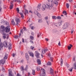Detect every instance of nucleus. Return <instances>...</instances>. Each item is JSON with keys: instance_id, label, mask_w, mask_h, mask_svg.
Returning a JSON list of instances; mask_svg holds the SVG:
<instances>
[{"instance_id": "34", "label": "nucleus", "mask_w": 76, "mask_h": 76, "mask_svg": "<svg viewBox=\"0 0 76 76\" xmlns=\"http://www.w3.org/2000/svg\"><path fill=\"white\" fill-rule=\"evenodd\" d=\"M34 13L35 14V15H37L38 14V12L37 11H35L34 12Z\"/></svg>"}, {"instance_id": "35", "label": "nucleus", "mask_w": 76, "mask_h": 76, "mask_svg": "<svg viewBox=\"0 0 76 76\" xmlns=\"http://www.w3.org/2000/svg\"><path fill=\"white\" fill-rule=\"evenodd\" d=\"M30 39L31 40H33V39H34V37L32 36H31L30 37Z\"/></svg>"}, {"instance_id": "7", "label": "nucleus", "mask_w": 76, "mask_h": 76, "mask_svg": "<svg viewBox=\"0 0 76 76\" xmlns=\"http://www.w3.org/2000/svg\"><path fill=\"white\" fill-rule=\"evenodd\" d=\"M13 1H12L10 3V10L12 9H13Z\"/></svg>"}, {"instance_id": "3", "label": "nucleus", "mask_w": 76, "mask_h": 76, "mask_svg": "<svg viewBox=\"0 0 76 76\" xmlns=\"http://www.w3.org/2000/svg\"><path fill=\"white\" fill-rule=\"evenodd\" d=\"M5 47L7 48L8 47L9 50H10L12 48V44L10 43H9V45H7V43L6 42H5Z\"/></svg>"}, {"instance_id": "33", "label": "nucleus", "mask_w": 76, "mask_h": 76, "mask_svg": "<svg viewBox=\"0 0 76 76\" xmlns=\"http://www.w3.org/2000/svg\"><path fill=\"white\" fill-rule=\"evenodd\" d=\"M54 58L53 57H50V60L52 62H53V60Z\"/></svg>"}, {"instance_id": "36", "label": "nucleus", "mask_w": 76, "mask_h": 76, "mask_svg": "<svg viewBox=\"0 0 76 76\" xmlns=\"http://www.w3.org/2000/svg\"><path fill=\"white\" fill-rule=\"evenodd\" d=\"M4 35L3 36V37L4 39H6V34H5V35Z\"/></svg>"}, {"instance_id": "52", "label": "nucleus", "mask_w": 76, "mask_h": 76, "mask_svg": "<svg viewBox=\"0 0 76 76\" xmlns=\"http://www.w3.org/2000/svg\"><path fill=\"white\" fill-rule=\"evenodd\" d=\"M73 31H74V30H73V29H72L71 30V33L73 34Z\"/></svg>"}, {"instance_id": "57", "label": "nucleus", "mask_w": 76, "mask_h": 76, "mask_svg": "<svg viewBox=\"0 0 76 76\" xmlns=\"http://www.w3.org/2000/svg\"><path fill=\"white\" fill-rule=\"evenodd\" d=\"M23 60H21L20 63H23Z\"/></svg>"}, {"instance_id": "14", "label": "nucleus", "mask_w": 76, "mask_h": 76, "mask_svg": "<svg viewBox=\"0 0 76 76\" xmlns=\"http://www.w3.org/2000/svg\"><path fill=\"white\" fill-rule=\"evenodd\" d=\"M8 57V55L7 53H5V54L4 57V59H7Z\"/></svg>"}, {"instance_id": "16", "label": "nucleus", "mask_w": 76, "mask_h": 76, "mask_svg": "<svg viewBox=\"0 0 76 76\" xmlns=\"http://www.w3.org/2000/svg\"><path fill=\"white\" fill-rule=\"evenodd\" d=\"M61 23L60 22L55 24V25L56 26H60L61 25Z\"/></svg>"}, {"instance_id": "21", "label": "nucleus", "mask_w": 76, "mask_h": 76, "mask_svg": "<svg viewBox=\"0 0 76 76\" xmlns=\"http://www.w3.org/2000/svg\"><path fill=\"white\" fill-rule=\"evenodd\" d=\"M11 24L12 25H15V23L14 22V20H12L11 21Z\"/></svg>"}, {"instance_id": "56", "label": "nucleus", "mask_w": 76, "mask_h": 76, "mask_svg": "<svg viewBox=\"0 0 76 76\" xmlns=\"http://www.w3.org/2000/svg\"><path fill=\"white\" fill-rule=\"evenodd\" d=\"M48 17H46L45 18V20H48Z\"/></svg>"}, {"instance_id": "46", "label": "nucleus", "mask_w": 76, "mask_h": 76, "mask_svg": "<svg viewBox=\"0 0 76 76\" xmlns=\"http://www.w3.org/2000/svg\"><path fill=\"white\" fill-rule=\"evenodd\" d=\"M6 24L7 25H9V23H8V22L7 21H6Z\"/></svg>"}, {"instance_id": "29", "label": "nucleus", "mask_w": 76, "mask_h": 76, "mask_svg": "<svg viewBox=\"0 0 76 76\" xmlns=\"http://www.w3.org/2000/svg\"><path fill=\"white\" fill-rule=\"evenodd\" d=\"M63 14H64V15H67V12H66V11H63Z\"/></svg>"}, {"instance_id": "22", "label": "nucleus", "mask_w": 76, "mask_h": 76, "mask_svg": "<svg viewBox=\"0 0 76 76\" xmlns=\"http://www.w3.org/2000/svg\"><path fill=\"white\" fill-rule=\"evenodd\" d=\"M45 72H43L42 74H40V76H45Z\"/></svg>"}, {"instance_id": "53", "label": "nucleus", "mask_w": 76, "mask_h": 76, "mask_svg": "<svg viewBox=\"0 0 76 76\" xmlns=\"http://www.w3.org/2000/svg\"><path fill=\"white\" fill-rule=\"evenodd\" d=\"M15 56H16V54L13 53L12 54V56H13V57H15Z\"/></svg>"}, {"instance_id": "10", "label": "nucleus", "mask_w": 76, "mask_h": 76, "mask_svg": "<svg viewBox=\"0 0 76 76\" xmlns=\"http://www.w3.org/2000/svg\"><path fill=\"white\" fill-rule=\"evenodd\" d=\"M37 61L39 65H40V64H41V60H40V59H37Z\"/></svg>"}, {"instance_id": "18", "label": "nucleus", "mask_w": 76, "mask_h": 76, "mask_svg": "<svg viewBox=\"0 0 76 76\" xmlns=\"http://www.w3.org/2000/svg\"><path fill=\"white\" fill-rule=\"evenodd\" d=\"M50 73L52 74V75H53V69L52 68H50Z\"/></svg>"}, {"instance_id": "62", "label": "nucleus", "mask_w": 76, "mask_h": 76, "mask_svg": "<svg viewBox=\"0 0 76 76\" xmlns=\"http://www.w3.org/2000/svg\"><path fill=\"white\" fill-rule=\"evenodd\" d=\"M70 56H71V55H69L68 56V58H70Z\"/></svg>"}, {"instance_id": "26", "label": "nucleus", "mask_w": 76, "mask_h": 76, "mask_svg": "<svg viewBox=\"0 0 76 76\" xmlns=\"http://www.w3.org/2000/svg\"><path fill=\"white\" fill-rule=\"evenodd\" d=\"M20 14L21 15V16L22 18H24V16H23V13H21V12H20Z\"/></svg>"}, {"instance_id": "40", "label": "nucleus", "mask_w": 76, "mask_h": 76, "mask_svg": "<svg viewBox=\"0 0 76 76\" xmlns=\"http://www.w3.org/2000/svg\"><path fill=\"white\" fill-rule=\"evenodd\" d=\"M74 67L75 69H76V63L74 64Z\"/></svg>"}, {"instance_id": "48", "label": "nucleus", "mask_w": 76, "mask_h": 76, "mask_svg": "<svg viewBox=\"0 0 76 76\" xmlns=\"http://www.w3.org/2000/svg\"><path fill=\"white\" fill-rule=\"evenodd\" d=\"M48 2H51L52 3L53 2V0H48Z\"/></svg>"}, {"instance_id": "1", "label": "nucleus", "mask_w": 76, "mask_h": 76, "mask_svg": "<svg viewBox=\"0 0 76 76\" xmlns=\"http://www.w3.org/2000/svg\"><path fill=\"white\" fill-rule=\"evenodd\" d=\"M53 6H54L53 3H52L51 4H50L49 3H47L46 5L45 4L43 5L42 8V10L43 11H44L46 8L49 9L50 10H51L53 8Z\"/></svg>"}, {"instance_id": "42", "label": "nucleus", "mask_w": 76, "mask_h": 76, "mask_svg": "<svg viewBox=\"0 0 76 76\" xmlns=\"http://www.w3.org/2000/svg\"><path fill=\"white\" fill-rule=\"evenodd\" d=\"M66 7L67 9L69 7V4H66Z\"/></svg>"}, {"instance_id": "28", "label": "nucleus", "mask_w": 76, "mask_h": 76, "mask_svg": "<svg viewBox=\"0 0 76 76\" xmlns=\"http://www.w3.org/2000/svg\"><path fill=\"white\" fill-rule=\"evenodd\" d=\"M37 15L38 18H41V14H40L38 13Z\"/></svg>"}, {"instance_id": "50", "label": "nucleus", "mask_w": 76, "mask_h": 76, "mask_svg": "<svg viewBox=\"0 0 76 76\" xmlns=\"http://www.w3.org/2000/svg\"><path fill=\"white\" fill-rule=\"evenodd\" d=\"M42 21V20L41 19H40L38 21V22H41Z\"/></svg>"}, {"instance_id": "64", "label": "nucleus", "mask_w": 76, "mask_h": 76, "mask_svg": "<svg viewBox=\"0 0 76 76\" xmlns=\"http://www.w3.org/2000/svg\"><path fill=\"white\" fill-rule=\"evenodd\" d=\"M24 41H25V40H24V39H22V42H23L24 43Z\"/></svg>"}, {"instance_id": "17", "label": "nucleus", "mask_w": 76, "mask_h": 76, "mask_svg": "<svg viewBox=\"0 0 76 76\" xmlns=\"http://www.w3.org/2000/svg\"><path fill=\"white\" fill-rule=\"evenodd\" d=\"M4 30H0L1 33L3 35H6V34L4 33Z\"/></svg>"}, {"instance_id": "19", "label": "nucleus", "mask_w": 76, "mask_h": 76, "mask_svg": "<svg viewBox=\"0 0 76 76\" xmlns=\"http://www.w3.org/2000/svg\"><path fill=\"white\" fill-rule=\"evenodd\" d=\"M40 8H41V4H39L37 6V10H39Z\"/></svg>"}, {"instance_id": "9", "label": "nucleus", "mask_w": 76, "mask_h": 76, "mask_svg": "<svg viewBox=\"0 0 76 76\" xmlns=\"http://www.w3.org/2000/svg\"><path fill=\"white\" fill-rule=\"evenodd\" d=\"M47 50H48L47 49H43L42 51V54H45L46 52H47Z\"/></svg>"}, {"instance_id": "39", "label": "nucleus", "mask_w": 76, "mask_h": 76, "mask_svg": "<svg viewBox=\"0 0 76 76\" xmlns=\"http://www.w3.org/2000/svg\"><path fill=\"white\" fill-rule=\"evenodd\" d=\"M16 10L18 13H19V8H17Z\"/></svg>"}, {"instance_id": "15", "label": "nucleus", "mask_w": 76, "mask_h": 76, "mask_svg": "<svg viewBox=\"0 0 76 76\" xmlns=\"http://www.w3.org/2000/svg\"><path fill=\"white\" fill-rule=\"evenodd\" d=\"M24 10L25 11L24 14H25V15H26V13H28V10H26L25 8H24Z\"/></svg>"}, {"instance_id": "60", "label": "nucleus", "mask_w": 76, "mask_h": 76, "mask_svg": "<svg viewBox=\"0 0 76 76\" xmlns=\"http://www.w3.org/2000/svg\"><path fill=\"white\" fill-rule=\"evenodd\" d=\"M69 45L70 46V47H71V48H72V47H73V45H72L71 44Z\"/></svg>"}, {"instance_id": "20", "label": "nucleus", "mask_w": 76, "mask_h": 76, "mask_svg": "<svg viewBox=\"0 0 76 76\" xmlns=\"http://www.w3.org/2000/svg\"><path fill=\"white\" fill-rule=\"evenodd\" d=\"M26 57L27 60H28V59H29V56L27 53H26Z\"/></svg>"}, {"instance_id": "38", "label": "nucleus", "mask_w": 76, "mask_h": 76, "mask_svg": "<svg viewBox=\"0 0 76 76\" xmlns=\"http://www.w3.org/2000/svg\"><path fill=\"white\" fill-rule=\"evenodd\" d=\"M56 19H61V17H60V16H58L56 17Z\"/></svg>"}, {"instance_id": "6", "label": "nucleus", "mask_w": 76, "mask_h": 76, "mask_svg": "<svg viewBox=\"0 0 76 76\" xmlns=\"http://www.w3.org/2000/svg\"><path fill=\"white\" fill-rule=\"evenodd\" d=\"M0 46L1 48H3V46L5 47V45H4V43L3 44V43L1 42V38H0Z\"/></svg>"}, {"instance_id": "47", "label": "nucleus", "mask_w": 76, "mask_h": 76, "mask_svg": "<svg viewBox=\"0 0 76 76\" xmlns=\"http://www.w3.org/2000/svg\"><path fill=\"white\" fill-rule=\"evenodd\" d=\"M40 33H38L37 34V37L39 38V36H40Z\"/></svg>"}, {"instance_id": "55", "label": "nucleus", "mask_w": 76, "mask_h": 76, "mask_svg": "<svg viewBox=\"0 0 76 76\" xmlns=\"http://www.w3.org/2000/svg\"><path fill=\"white\" fill-rule=\"evenodd\" d=\"M23 29H24V31H26V28L25 27H23Z\"/></svg>"}, {"instance_id": "5", "label": "nucleus", "mask_w": 76, "mask_h": 76, "mask_svg": "<svg viewBox=\"0 0 76 76\" xmlns=\"http://www.w3.org/2000/svg\"><path fill=\"white\" fill-rule=\"evenodd\" d=\"M35 56L37 58H39V53L38 52V51H35Z\"/></svg>"}, {"instance_id": "11", "label": "nucleus", "mask_w": 76, "mask_h": 76, "mask_svg": "<svg viewBox=\"0 0 76 76\" xmlns=\"http://www.w3.org/2000/svg\"><path fill=\"white\" fill-rule=\"evenodd\" d=\"M67 27V23H65L63 27V29H66Z\"/></svg>"}, {"instance_id": "54", "label": "nucleus", "mask_w": 76, "mask_h": 76, "mask_svg": "<svg viewBox=\"0 0 76 76\" xmlns=\"http://www.w3.org/2000/svg\"><path fill=\"white\" fill-rule=\"evenodd\" d=\"M58 45L59 46H60L61 45V44H60V42H59L58 43Z\"/></svg>"}, {"instance_id": "25", "label": "nucleus", "mask_w": 76, "mask_h": 76, "mask_svg": "<svg viewBox=\"0 0 76 76\" xmlns=\"http://www.w3.org/2000/svg\"><path fill=\"white\" fill-rule=\"evenodd\" d=\"M53 3L54 4H55L56 5H57L58 4V2L56 0L53 1Z\"/></svg>"}, {"instance_id": "45", "label": "nucleus", "mask_w": 76, "mask_h": 76, "mask_svg": "<svg viewBox=\"0 0 76 76\" xmlns=\"http://www.w3.org/2000/svg\"><path fill=\"white\" fill-rule=\"evenodd\" d=\"M75 58H76V57L74 56L73 57V61H75Z\"/></svg>"}, {"instance_id": "37", "label": "nucleus", "mask_w": 76, "mask_h": 76, "mask_svg": "<svg viewBox=\"0 0 76 76\" xmlns=\"http://www.w3.org/2000/svg\"><path fill=\"white\" fill-rule=\"evenodd\" d=\"M52 18L53 19H57V17L56 16H52Z\"/></svg>"}, {"instance_id": "51", "label": "nucleus", "mask_w": 76, "mask_h": 76, "mask_svg": "<svg viewBox=\"0 0 76 76\" xmlns=\"http://www.w3.org/2000/svg\"><path fill=\"white\" fill-rule=\"evenodd\" d=\"M22 31H23V29H21L20 30V33H21V34H22V33H23V32H22Z\"/></svg>"}, {"instance_id": "8", "label": "nucleus", "mask_w": 76, "mask_h": 76, "mask_svg": "<svg viewBox=\"0 0 76 76\" xmlns=\"http://www.w3.org/2000/svg\"><path fill=\"white\" fill-rule=\"evenodd\" d=\"M5 60L4 59H1L0 60V64H3L5 63Z\"/></svg>"}, {"instance_id": "63", "label": "nucleus", "mask_w": 76, "mask_h": 76, "mask_svg": "<svg viewBox=\"0 0 76 76\" xmlns=\"http://www.w3.org/2000/svg\"><path fill=\"white\" fill-rule=\"evenodd\" d=\"M1 12V7H0V12Z\"/></svg>"}, {"instance_id": "27", "label": "nucleus", "mask_w": 76, "mask_h": 76, "mask_svg": "<svg viewBox=\"0 0 76 76\" xmlns=\"http://www.w3.org/2000/svg\"><path fill=\"white\" fill-rule=\"evenodd\" d=\"M47 65H48L49 66H51V63L50 61H48L47 63Z\"/></svg>"}, {"instance_id": "44", "label": "nucleus", "mask_w": 76, "mask_h": 76, "mask_svg": "<svg viewBox=\"0 0 76 76\" xmlns=\"http://www.w3.org/2000/svg\"><path fill=\"white\" fill-rule=\"evenodd\" d=\"M30 48H31V49H32V50H34V47L33 46H31L30 47Z\"/></svg>"}, {"instance_id": "2", "label": "nucleus", "mask_w": 76, "mask_h": 76, "mask_svg": "<svg viewBox=\"0 0 76 76\" xmlns=\"http://www.w3.org/2000/svg\"><path fill=\"white\" fill-rule=\"evenodd\" d=\"M1 28L5 31L7 33L9 32L10 31V27L9 26H7L6 27H4V26H1Z\"/></svg>"}, {"instance_id": "30", "label": "nucleus", "mask_w": 76, "mask_h": 76, "mask_svg": "<svg viewBox=\"0 0 76 76\" xmlns=\"http://www.w3.org/2000/svg\"><path fill=\"white\" fill-rule=\"evenodd\" d=\"M72 69H73V67H72L71 68H70L69 69V70L71 72H72Z\"/></svg>"}, {"instance_id": "4", "label": "nucleus", "mask_w": 76, "mask_h": 76, "mask_svg": "<svg viewBox=\"0 0 76 76\" xmlns=\"http://www.w3.org/2000/svg\"><path fill=\"white\" fill-rule=\"evenodd\" d=\"M15 20L16 22V25H19V23H20V19H19L17 18V19H16Z\"/></svg>"}, {"instance_id": "24", "label": "nucleus", "mask_w": 76, "mask_h": 76, "mask_svg": "<svg viewBox=\"0 0 76 76\" xmlns=\"http://www.w3.org/2000/svg\"><path fill=\"white\" fill-rule=\"evenodd\" d=\"M32 74L33 75H35V70L32 69Z\"/></svg>"}, {"instance_id": "41", "label": "nucleus", "mask_w": 76, "mask_h": 76, "mask_svg": "<svg viewBox=\"0 0 76 76\" xmlns=\"http://www.w3.org/2000/svg\"><path fill=\"white\" fill-rule=\"evenodd\" d=\"M67 48H68V50H70V49H71V47H70V46H68Z\"/></svg>"}, {"instance_id": "61", "label": "nucleus", "mask_w": 76, "mask_h": 76, "mask_svg": "<svg viewBox=\"0 0 76 76\" xmlns=\"http://www.w3.org/2000/svg\"><path fill=\"white\" fill-rule=\"evenodd\" d=\"M30 42H31V43H32L33 44H34V42H33V41H32V40H30Z\"/></svg>"}, {"instance_id": "49", "label": "nucleus", "mask_w": 76, "mask_h": 76, "mask_svg": "<svg viewBox=\"0 0 76 76\" xmlns=\"http://www.w3.org/2000/svg\"><path fill=\"white\" fill-rule=\"evenodd\" d=\"M37 71H39L40 70L39 67H37Z\"/></svg>"}, {"instance_id": "13", "label": "nucleus", "mask_w": 76, "mask_h": 76, "mask_svg": "<svg viewBox=\"0 0 76 76\" xmlns=\"http://www.w3.org/2000/svg\"><path fill=\"white\" fill-rule=\"evenodd\" d=\"M20 69L22 72H23V73H24V67L23 66H21L20 67Z\"/></svg>"}, {"instance_id": "12", "label": "nucleus", "mask_w": 76, "mask_h": 76, "mask_svg": "<svg viewBox=\"0 0 76 76\" xmlns=\"http://www.w3.org/2000/svg\"><path fill=\"white\" fill-rule=\"evenodd\" d=\"M30 56H31L32 57H34V54L32 52H29V53Z\"/></svg>"}, {"instance_id": "32", "label": "nucleus", "mask_w": 76, "mask_h": 76, "mask_svg": "<svg viewBox=\"0 0 76 76\" xmlns=\"http://www.w3.org/2000/svg\"><path fill=\"white\" fill-rule=\"evenodd\" d=\"M14 38H15L16 39H18V36L17 35L14 36Z\"/></svg>"}, {"instance_id": "58", "label": "nucleus", "mask_w": 76, "mask_h": 76, "mask_svg": "<svg viewBox=\"0 0 76 76\" xmlns=\"http://www.w3.org/2000/svg\"><path fill=\"white\" fill-rule=\"evenodd\" d=\"M17 76H21V75H20V74H19L18 73L17 74Z\"/></svg>"}, {"instance_id": "59", "label": "nucleus", "mask_w": 76, "mask_h": 76, "mask_svg": "<svg viewBox=\"0 0 76 76\" xmlns=\"http://www.w3.org/2000/svg\"><path fill=\"white\" fill-rule=\"evenodd\" d=\"M17 0H13V2H17Z\"/></svg>"}, {"instance_id": "31", "label": "nucleus", "mask_w": 76, "mask_h": 76, "mask_svg": "<svg viewBox=\"0 0 76 76\" xmlns=\"http://www.w3.org/2000/svg\"><path fill=\"white\" fill-rule=\"evenodd\" d=\"M41 72H42V73H43L44 72L45 73V70H44V69H41Z\"/></svg>"}, {"instance_id": "23", "label": "nucleus", "mask_w": 76, "mask_h": 76, "mask_svg": "<svg viewBox=\"0 0 76 76\" xmlns=\"http://www.w3.org/2000/svg\"><path fill=\"white\" fill-rule=\"evenodd\" d=\"M28 65H26V67L24 69V70H25V71H26L27 70H28Z\"/></svg>"}, {"instance_id": "43", "label": "nucleus", "mask_w": 76, "mask_h": 76, "mask_svg": "<svg viewBox=\"0 0 76 76\" xmlns=\"http://www.w3.org/2000/svg\"><path fill=\"white\" fill-rule=\"evenodd\" d=\"M61 59L62 61H61V66H62V65L63 64V59H62V58H61Z\"/></svg>"}]
</instances>
